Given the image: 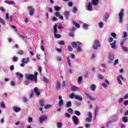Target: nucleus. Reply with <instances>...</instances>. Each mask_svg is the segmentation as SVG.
<instances>
[{
	"label": "nucleus",
	"instance_id": "4be33fe9",
	"mask_svg": "<svg viewBox=\"0 0 128 128\" xmlns=\"http://www.w3.org/2000/svg\"><path fill=\"white\" fill-rule=\"evenodd\" d=\"M96 85L93 84L91 85L90 88L91 90H92V92H94V90H96Z\"/></svg>",
	"mask_w": 128,
	"mask_h": 128
},
{
	"label": "nucleus",
	"instance_id": "a878e982",
	"mask_svg": "<svg viewBox=\"0 0 128 128\" xmlns=\"http://www.w3.org/2000/svg\"><path fill=\"white\" fill-rule=\"evenodd\" d=\"M92 8V3L89 2L88 6V10H91Z\"/></svg>",
	"mask_w": 128,
	"mask_h": 128
},
{
	"label": "nucleus",
	"instance_id": "5fc2aeb1",
	"mask_svg": "<svg viewBox=\"0 0 128 128\" xmlns=\"http://www.w3.org/2000/svg\"><path fill=\"white\" fill-rule=\"evenodd\" d=\"M108 42H114V38H110L109 39H108Z\"/></svg>",
	"mask_w": 128,
	"mask_h": 128
},
{
	"label": "nucleus",
	"instance_id": "aec40b11",
	"mask_svg": "<svg viewBox=\"0 0 128 128\" xmlns=\"http://www.w3.org/2000/svg\"><path fill=\"white\" fill-rule=\"evenodd\" d=\"M75 100H82V97H80L78 95H76L74 96Z\"/></svg>",
	"mask_w": 128,
	"mask_h": 128
},
{
	"label": "nucleus",
	"instance_id": "7c9ffc66",
	"mask_svg": "<svg viewBox=\"0 0 128 128\" xmlns=\"http://www.w3.org/2000/svg\"><path fill=\"white\" fill-rule=\"evenodd\" d=\"M22 62H24V64H28V58H23L22 60Z\"/></svg>",
	"mask_w": 128,
	"mask_h": 128
},
{
	"label": "nucleus",
	"instance_id": "72a5a7b5",
	"mask_svg": "<svg viewBox=\"0 0 128 128\" xmlns=\"http://www.w3.org/2000/svg\"><path fill=\"white\" fill-rule=\"evenodd\" d=\"M71 90H72L73 92H76V90H78V87L76 86H73L72 87Z\"/></svg>",
	"mask_w": 128,
	"mask_h": 128
},
{
	"label": "nucleus",
	"instance_id": "c03bdc74",
	"mask_svg": "<svg viewBox=\"0 0 128 128\" xmlns=\"http://www.w3.org/2000/svg\"><path fill=\"white\" fill-rule=\"evenodd\" d=\"M0 106H1V108H6V105H4V103L3 102H0Z\"/></svg>",
	"mask_w": 128,
	"mask_h": 128
},
{
	"label": "nucleus",
	"instance_id": "79ce46f5",
	"mask_svg": "<svg viewBox=\"0 0 128 128\" xmlns=\"http://www.w3.org/2000/svg\"><path fill=\"white\" fill-rule=\"evenodd\" d=\"M54 10H56V12H58V10H60V7L58 6H56L54 7Z\"/></svg>",
	"mask_w": 128,
	"mask_h": 128
},
{
	"label": "nucleus",
	"instance_id": "5701e85b",
	"mask_svg": "<svg viewBox=\"0 0 128 128\" xmlns=\"http://www.w3.org/2000/svg\"><path fill=\"white\" fill-rule=\"evenodd\" d=\"M99 0H92V4L94 6H98V2Z\"/></svg>",
	"mask_w": 128,
	"mask_h": 128
},
{
	"label": "nucleus",
	"instance_id": "774afa93",
	"mask_svg": "<svg viewBox=\"0 0 128 128\" xmlns=\"http://www.w3.org/2000/svg\"><path fill=\"white\" fill-rule=\"evenodd\" d=\"M28 122H32V118L31 117H30L28 118Z\"/></svg>",
	"mask_w": 128,
	"mask_h": 128
},
{
	"label": "nucleus",
	"instance_id": "6ab92c4d",
	"mask_svg": "<svg viewBox=\"0 0 128 128\" xmlns=\"http://www.w3.org/2000/svg\"><path fill=\"white\" fill-rule=\"evenodd\" d=\"M14 110L16 112H20V108L18 107H14Z\"/></svg>",
	"mask_w": 128,
	"mask_h": 128
},
{
	"label": "nucleus",
	"instance_id": "c756f323",
	"mask_svg": "<svg viewBox=\"0 0 128 128\" xmlns=\"http://www.w3.org/2000/svg\"><path fill=\"white\" fill-rule=\"evenodd\" d=\"M4 2H6V4H12V6L14 5V4L13 1L10 0L4 1Z\"/></svg>",
	"mask_w": 128,
	"mask_h": 128
},
{
	"label": "nucleus",
	"instance_id": "0e129e2a",
	"mask_svg": "<svg viewBox=\"0 0 128 128\" xmlns=\"http://www.w3.org/2000/svg\"><path fill=\"white\" fill-rule=\"evenodd\" d=\"M66 86V82L63 80L62 82V88H64Z\"/></svg>",
	"mask_w": 128,
	"mask_h": 128
},
{
	"label": "nucleus",
	"instance_id": "20e7f679",
	"mask_svg": "<svg viewBox=\"0 0 128 128\" xmlns=\"http://www.w3.org/2000/svg\"><path fill=\"white\" fill-rule=\"evenodd\" d=\"M124 8H122L120 10V12L118 14V16H119L118 22H122V18H124Z\"/></svg>",
	"mask_w": 128,
	"mask_h": 128
},
{
	"label": "nucleus",
	"instance_id": "4d7b16f0",
	"mask_svg": "<svg viewBox=\"0 0 128 128\" xmlns=\"http://www.w3.org/2000/svg\"><path fill=\"white\" fill-rule=\"evenodd\" d=\"M86 122H92V118H88L86 119Z\"/></svg>",
	"mask_w": 128,
	"mask_h": 128
},
{
	"label": "nucleus",
	"instance_id": "bf43d9fd",
	"mask_svg": "<svg viewBox=\"0 0 128 128\" xmlns=\"http://www.w3.org/2000/svg\"><path fill=\"white\" fill-rule=\"evenodd\" d=\"M98 106H96V108L94 110V112H95V114L96 116V114H98Z\"/></svg>",
	"mask_w": 128,
	"mask_h": 128
},
{
	"label": "nucleus",
	"instance_id": "3c124183",
	"mask_svg": "<svg viewBox=\"0 0 128 128\" xmlns=\"http://www.w3.org/2000/svg\"><path fill=\"white\" fill-rule=\"evenodd\" d=\"M18 57L14 56L13 58V62H18Z\"/></svg>",
	"mask_w": 128,
	"mask_h": 128
},
{
	"label": "nucleus",
	"instance_id": "052dcab7",
	"mask_svg": "<svg viewBox=\"0 0 128 128\" xmlns=\"http://www.w3.org/2000/svg\"><path fill=\"white\" fill-rule=\"evenodd\" d=\"M59 44H61V46H64V41L63 40H60L59 42H58Z\"/></svg>",
	"mask_w": 128,
	"mask_h": 128
},
{
	"label": "nucleus",
	"instance_id": "69168bd1",
	"mask_svg": "<svg viewBox=\"0 0 128 128\" xmlns=\"http://www.w3.org/2000/svg\"><path fill=\"white\" fill-rule=\"evenodd\" d=\"M98 78L100 80H104V76H102L101 74H99L98 76Z\"/></svg>",
	"mask_w": 128,
	"mask_h": 128
},
{
	"label": "nucleus",
	"instance_id": "de8ad7c7",
	"mask_svg": "<svg viewBox=\"0 0 128 128\" xmlns=\"http://www.w3.org/2000/svg\"><path fill=\"white\" fill-rule=\"evenodd\" d=\"M68 36H70L71 38H74V32H70L68 33Z\"/></svg>",
	"mask_w": 128,
	"mask_h": 128
},
{
	"label": "nucleus",
	"instance_id": "dca6fc26",
	"mask_svg": "<svg viewBox=\"0 0 128 128\" xmlns=\"http://www.w3.org/2000/svg\"><path fill=\"white\" fill-rule=\"evenodd\" d=\"M86 96H87V98H89V100H96V98H93L92 96H90V94H86Z\"/></svg>",
	"mask_w": 128,
	"mask_h": 128
},
{
	"label": "nucleus",
	"instance_id": "c9c22d12",
	"mask_svg": "<svg viewBox=\"0 0 128 128\" xmlns=\"http://www.w3.org/2000/svg\"><path fill=\"white\" fill-rule=\"evenodd\" d=\"M98 26H99L100 28H102V26H104V23H102V22H100L98 23Z\"/></svg>",
	"mask_w": 128,
	"mask_h": 128
},
{
	"label": "nucleus",
	"instance_id": "b1692460",
	"mask_svg": "<svg viewBox=\"0 0 128 128\" xmlns=\"http://www.w3.org/2000/svg\"><path fill=\"white\" fill-rule=\"evenodd\" d=\"M64 14L67 20H68V16H70V12H66L64 13Z\"/></svg>",
	"mask_w": 128,
	"mask_h": 128
},
{
	"label": "nucleus",
	"instance_id": "393cba45",
	"mask_svg": "<svg viewBox=\"0 0 128 128\" xmlns=\"http://www.w3.org/2000/svg\"><path fill=\"white\" fill-rule=\"evenodd\" d=\"M58 106H64V100H60L58 103Z\"/></svg>",
	"mask_w": 128,
	"mask_h": 128
},
{
	"label": "nucleus",
	"instance_id": "f3484780",
	"mask_svg": "<svg viewBox=\"0 0 128 128\" xmlns=\"http://www.w3.org/2000/svg\"><path fill=\"white\" fill-rule=\"evenodd\" d=\"M66 60L69 66H70V68H72V63H70V56H67Z\"/></svg>",
	"mask_w": 128,
	"mask_h": 128
},
{
	"label": "nucleus",
	"instance_id": "e2e57ef3",
	"mask_svg": "<svg viewBox=\"0 0 128 128\" xmlns=\"http://www.w3.org/2000/svg\"><path fill=\"white\" fill-rule=\"evenodd\" d=\"M123 100H124V98H120L118 100V102H119V104H122V102Z\"/></svg>",
	"mask_w": 128,
	"mask_h": 128
},
{
	"label": "nucleus",
	"instance_id": "58836bf2",
	"mask_svg": "<svg viewBox=\"0 0 128 128\" xmlns=\"http://www.w3.org/2000/svg\"><path fill=\"white\" fill-rule=\"evenodd\" d=\"M24 84L26 86H28V84H30V80H26L24 82Z\"/></svg>",
	"mask_w": 128,
	"mask_h": 128
},
{
	"label": "nucleus",
	"instance_id": "680f3d73",
	"mask_svg": "<svg viewBox=\"0 0 128 128\" xmlns=\"http://www.w3.org/2000/svg\"><path fill=\"white\" fill-rule=\"evenodd\" d=\"M54 36H55L56 38H62V36L60 34H56Z\"/></svg>",
	"mask_w": 128,
	"mask_h": 128
},
{
	"label": "nucleus",
	"instance_id": "6e6552de",
	"mask_svg": "<svg viewBox=\"0 0 128 128\" xmlns=\"http://www.w3.org/2000/svg\"><path fill=\"white\" fill-rule=\"evenodd\" d=\"M123 80L124 82L126 81V78H124V77H122V75H120L118 78H117V80L119 84H121V86H122V80Z\"/></svg>",
	"mask_w": 128,
	"mask_h": 128
},
{
	"label": "nucleus",
	"instance_id": "f257e3e1",
	"mask_svg": "<svg viewBox=\"0 0 128 128\" xmlns=\"http://www.w3.org/2000/svg\"><path fill=\"white\" fill-rule=\"evenodd\" d=\"M80 46H82V42H74L72 43V47L73 48H77L78 52H80L82 50V48Z\"/></svg>",
	"mask_w": 128,
	"mask_h": 128
},
{
	"label": "nucleus",
	"instance_id": "f8f14e48",
	"mask_svg": "<svg viewBox=\"0 0 128 128\" xmlns=\"http://www.w3.org/2000/svg\"><path fill=\"white\" fill-rule=\"evenodd\" d=\"M116 40H114V42L110 44V46L112 48H116Z\"/></svg>",
	"mask_w": 128,
	"mask_h": 128
},
{
	"label": "nucleus",
	"instance_id": "8fccbe9b",
	"mask_svg": "<svg viewBox=\"0 0 128 128\" xmlns=\"http://www.w3.org/2000/svg\"><path fill=\"white\" fill-rule=\"evenodd\" d=\"M82 77L79 76L78 78V82H82Z\"/></svg>",
	"mask_w": 128,
	"mask_h": 128
},
{
	"label": "nucleus",
	"instance_id": "a19ab883",
	"mask_svg": "<svg viewBox=\"0 0 128 128\" xmlns=\"http://www.w3.org/2000/svg\"><path fill=\"white\" fill-rule=\"evenodd\" d=\"M112 36L114 37V38H116V34L114 32L111 33Z\"/></svg>",
	"mask_w": 128,
	"mask_h": 128
},
{
	"label": "nucleus",
	"instance_id": "864d4df0",
	"mask_svg": "<svg viewBox=\"0 0 128 128\" xmlns=\"http://www.w3.org/2000/svg\"><path fill=\"white\" fill-rule=\"evenodd\" d=\"M64 116H65L66 118H70V114H68V113H66L64 114Z\"/></svg>",
	"mask_w": 128,
	"mask_h": 128
},
{
	"label": "nucleus",
	"instance_id": "13d9d810",
	"mask_svg": "<svg viewBox=\"0 0 128 128\" xmlns=\"http://www.w3.org/2000/svg\"><path fill=\"white\" fill-rule=\"evenodd\" d=\"M128 105V100H125L124 102V106H126Z\"/></svg>",
	"mask_w": 128,
	"mask_h": 128
},
{
	"label": "nucleus",
	"instance_id": "bb28decb",
	"mask_svg": "<svg viewBox=\"0 0 128 128\" xmlns=\"http://www.w3.org/2000/svg\"><path fill=\"white\" fill-rule=\"evenodd\" d=\"M73 24L74 26H76L77 28H80V24H78L76 23V22L75 21H73Z\"/></svg>",
	"mask_w": 128,
	"mask_h": 128
},
{
	"label": "nucleus",
	"instance_id": "4468645a",
	"mask_svg": "<svg viewBox=\"0 0 128 128\" xmlns=\"http://www.w3.org/2000/svg\"><path fill=\"white\" fill-rule=\"evenodd\" d=\"M38 90V87H35L34 88V92H36V96H40V92Z\"/></svg>",
	"mask_w": 128,
	"mask_h": 128
},
{
	"label": "nucleus",
	"instance_id": "cd10ccee",
	"mask_svg": "<svg viewBox=\"0 0 128 128\" xmlns=\"http://www.w3.org/2000/svg\"><path fill=\"white\" fill-rule=\"evenodd\" d=\"M39 102H40V104L41 108L44 107V100H40Z\"/></svg>",
	"mask_w": 128,
	"mask_h": 128
},
{
	"label": "nucleus",
	"instance_id": "2eb2a0df",
	"mask_svg": "<svg viewBox=\"0 0 128 128\" xmlns=\"http://www.w3.org/2000/svg\"><path fill=\"white\" fill-rule=\"evenodd\" d=\"M56 90H60V81L56 82Z\"/></svg>",
	"mask_w": 128,
	"mask_h": 128
},
{
	"label": "nucleus",
	"instance_id": "2f4dec72",
	"mask_svg": "<svg viewBox=\"0 0 128 128\" xmlns=\"http://www.w3.org/2000/svg\"><path fill=\"white\" fill-rule=\"evenodd\" d=\"M57 126L58 128H62V123L60 122H57Z\"/></svg>",
	"mask_w": 128,
	"mask_h": 128
},
{
	"label": "nucleus",
	"instance_id": "412c9836",
	"mask_svg": "<svg viewBox=\"0 0 128 128\" xmlns=\"http://www.w3.org/2000/svg\"><path fill=\"white\" fill-rule=\"evenodd\" d=\"M52 106V104H46L44 106V110H48V108H50Z\"/></svg>",
	"mask_w": 128,
	"mask_h": 128
},
{
	"label": "nucleus",
	"instance_id": "49530a36",
	"mask_svg": "<svg viewBox=\"0 0 128 128\" xmlns=\"http://www.w3.org/2000/svg\"><path fill=\"white\" fill-rule=\"evenodd\" d=\"M44 82L46 84H48V80L46 77H44Z\"/></svg>",
	"mask_w": 128,
	"mask_h": 128
},
{
	"label": "nucleus",
	"instance_id": "6e6d98bb",
	"mask_svg": "<svg viewBox=\"0 0 128 128\" xmlns=\"http://www.w3.org/2000/svg\"><path fill=\"white\" fill-rule=\"evenodd\" d=\"M118 64V59H117L114 61V66H116Z\"/></svg>",
	"mask_w": 128,
	"mask_h": 128
},
{
	"label": "nucleus",
	"instance_id": "37998d69",
	"mask_svg": "<svg viewBox=\"0 0 128 128\" xmlns=\"http://www.w3.org/2000/svg\"><path fill=\"white\" fill-rule=\"evenodd\" d=\"M74 96H76V95L74 93H72V94H70L69 98H74Z\"/></svg>",
	"mask_w": 128,
	"mask_h": 128
},
{
	"label": "nucleus",
	"instance_id": "9d476101",
	"mask_svg": "<svg viewBox=\"0 0 128 128\" xmlns=\"http://www.w3.org/2000/svg\"><path fill=\"white\" fill-rule=\"evenodd\" d=\"M6 20H14V16H10L8 13H7L6 14Z\"/></svg>",
	"mask_w": 128,
	"mask_h": 128
},
{
	"label": "nucleus",
	"instance_id": "423d86ee",
	"mask_svg": "<svg viewBox=\"0 0 128 128\" xmlns=\"http://www.w3.org/2000/svg\"><path fill=\"white\" fill-rule=\"evenodd\" d=\"M25 78L28 80H34V76L32 74H25Z\"/></svg>",
	"mask_w": 128,
	"mask_h": 128
},
{
	"label": "nucleus",
	"instance_id": "ea45409f",
	"mask_svg": "<svg viewBox=\"0 0 128 128\" xmlns=\"http://www.w3.org/2000/svg\"><path fill=\"white\" fill-rule=\"evenodd\" d=\"M75 114H76V116H80V111L78 110H75Z\"/></svg>",
	"mask_w": 128,
	"mask_h": 128
},
{
	"label": "nucleus",
	"instance_id": "603ef678",
	"mask_svg": "<svg viewBox=\"0 0 128 128\" xmlns=\"http://www.w3.org/2000/svg\"><path fill=\"white\" fill-rule=\"evenodd\" d=\"M55 16H56L58 17V16H60V13L58 12H57L55 13Z\"/></svg>",
	"mask_w": 128,
	"mask_h": 128
},
{
	"label": "nucleus",
	"instance_id": "4c0bfd02",
	"mask_svg": "<svg viewBox=\"0 0 128 128\" xmlns=\"http://www.w3.org/2000/svg\"><path fill=\"white\" fill-rule=\"evenodd\" d=\"M122 122H128V118L126 117H124L122 119Z\"/></svg>",
	"mask_w": 128,
	"mask_h": 128
},
{
	"label": "nucleus",
	"instance_id": "338daca9",
	"mask_svg": "<svg viewBox=\"0 0 128 128\" xmlns=\"http://www.w3.org/2000/svg\"><path fill=\"white\" fill-rule=\"evenodd\" d=\"M52 22H58V18H56V17H53L52 18Z\"/></svg>",
	"mask_w": 128,
	"mask_h": 128
},
{
	"label": "nucleus",
	"instance_id": "473e14b6",
	"mask_svg": "<svg viewBox=\"0 0 128 128\" xmlns=\"http://www.w3.org/2000/svg\"><path fill=\"white\" fill-rule=\"evenodd\" d=\"M83 28H84V30H88V25L86 24H83Z\"/></svg>",
	"mask_w": 128,
	"mask_h": 128
},
{
	"label": "nucleus",
	"instance_id": "a211bd4d",
	"mask_svg": "<svg viewBox=\"0 0 128 128\" xmlns=\"http://www.w3.org/2000/svg\"><path fill=\"white\" fill-rule=\"evenodd\" d=\"M123 38L124 39L123 40H126V42L128 40V39H126V36H128V33L126 32H123Z\"/></svg>",
	"mask_w": 128,
	"mask_h": 128
},
{
	"label": "nucleus",
	"instance_id": "39448f33",
	"mask_svg": "<svg viewBox=\"0 0 128 128\" xmlns=\"http://www.w3.org/2000/svg\"><path fill=\"white\" fill-rule=\"evenodd\" d=\"M125 42L126 39L122 40L120 42V46H121L122 50H124V52H128V48L124 46V44Z\"/></svg>",
	"mask_w": 128,
	"mask_h": 128
},
{
	"label": "nucleus",
	"instance_id": "e433bc0d",
	"mask_svg": "<svg viewBox=\"0 0 128 128\" xmlns=\"http://www.w3.org/2000/svg\"><path fill=\"white\" fill-rule=\"evenodd\" d=\"M66 106H67V108H70V106H72V102H70V101H68L67 102Z\"/></svg>",
	"mask_w": 128,
	"mask_h": 128
},
{
	"label": "nucleus",
	"instance_id": "7ed1b4c3",
	"mask_svg": "<svg viewBox=\"0 0 128 128\" xmlns=\"http://www.w3.org/2000/svg\"><path fill=\"white\" fill-rule=\"evenodd\" d=\"M72 120L74 126H78V124H80V119H78L76 116H72Z\"/></svg>",
	"mask_w": 128,
	"mask_h": 128
},
{
	"label": "nucleus",
	"instance_id": "9b49d317",
	"mask_svg": "<svg viewBox=\"0 0 128 128\" xmlns=\"http://www.w3.org/2000/svg\"><path fill=\"white\" fill-rule=\"evenodd\" d=\"M40 124H42L44 121L45 120H46V117L44 116H42L40 117L39 118Z\"/></svg>",
	"mask_w": 128,
	"mask_h": 128
},
{
	"label": "nucleus",
	"instance_id": "f704fd0d",
	"mask_svg": "<svg viewBox=\"0 0 128 128\" xmlns=\"http://www.w3.org/2000/svg\"><path fill=\"white\" fill-rule=\"evenodd\" d=\"M0 24H6V22H4V20L2 18H0Z\"/></svg>",
	"mask_w": 128,
	"mask_h": 128
},
{
	"label": "nucleus",
	"instance_id": "0eeeda50",
	"mask_svg": "<svg viewBox=\"0 0 128 128\" xmlns=\"http://www.w3.org/2000/svg\"><path fill=\"white\" fill-rule=\"evenodd\" d=\"M28 10L29 12V14L30 16L34 14V8H32V6H28Z\"/></svg>",
	"mask_w": 128,
	"mask_h": 128
},
{
	"label": "nucleus",
	"instance_id": "f03ea898",
	"mask_svg": "<svg viewBox=\"0 0 128 128\" xmlns=\"http://www.w3.org/2000/svg\"><path fill=\"white\" fill-rule=\"evenodd\" d=\"M100 46V42L98 40H94V43L92 45V48L94 50H98V48Z\"/></svg>",
	"mask_w": 128,
	"mask_h": 128
},
{
	"label": "nucleus",
	"instance_id": "ddd939ff",
	"mask_svg": "<svg viewBox=\"0 0 128 128\" xmlns=\"http://www.w3.org/2000/svg\"><path fill=\"white\" fill-rule=\"evenodd\" d=\"M38 72H36L34 75V82L35 84H36L38 82Z\"/></svg>",
	"mask_w": 128,
	"mask_h": 128
},
{
	"label": "nucleus",
	"instance_id": "1a4fd4ad",
	"mask_svg": "<svg viewBox=\"0 0 128 128\" xmlns=\"http://www.w3.org/2000/svg\"><path fill=\"white\" fill-rule=\"evenodd\" d=\"M108 62H112L114 60V54H109L108 56Z\"/></svg>",
	"mask_w": 128,
	"mask_h": 128
},
{
	"label": "nucleus",
	"instance_id": "a18cd8bd",
	"mask_svg": "<svg viewBox=\"0 0 128 128\" xmlns=\"http://www.w3.org/2000/svg\"><path fill=\"white\" fill-rule=\"evenodd\" d=\"M110 16V14H108L106 13L104 16L105 20H108Z\"/></svg>",
	"mask_w": 128,
	"mask_h": 128
},
{
	"label": "nucleus",
	"instance_id": "c85d7f7f",
	"mask_svg": "<svg viewBox=\"0 0 128 128\" xmlns=\"http://www.w3.org/2000/svg\"><path fill=\"white\" fill-rule=\"evenodd\" d=\"M67 112H68V114H74V110L72 108H69Z\"/></svg>",
	"mask_w": 128,
	"mask_h": 128
},
{
	"label": "nucleus",
	"instance_id": "09e8293b",
	"mask_svg": "<svg viewBox=\"0 0 128 128\" xmlns=\"http://www.w3.org/2000/svg\"><path fill=\"white\" fill-rule=\"evenodd\" d=\"M68 52H72V46H68Z\"/></svg>",
	"mask_w": 128,
	"mask_h": 128
}]
</instances>
